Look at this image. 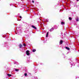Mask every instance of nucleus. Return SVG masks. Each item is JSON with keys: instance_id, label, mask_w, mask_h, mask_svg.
<instances>
[{"instance_id": "nucleus-5", "label": "nucleus", "mask_w": 79, "mask_h": 79, "mask_svg": "<svg viewBox=\"0 0 79 79\" xmlns=\"http://www.w3.org/2000/svg\"><path fill=\"white\" fill-rule=\"evenodd\" d=\"M31 27L33 28L34 29H37V28H36V27H35V26H34V25H32L31 26Z\"/></svg>"}, {"instance_id": "nucleus-10", "label": "nucleus", "mask_w": 79, "mask_h": 79, "mask_svg": "<svg viewBox=\"0 0 79 79\" xmlns=\"http://www.w3.org/2000/svg\"><path fill=\"white\" fill-rule=\"evenodd\" d=\"M7 76L9 77H11V75L10 74H7Z\"/></svg>"}, {"instance_id": "nucleus-4", "label": "nucleus", "mask_w": 79, "mask_h": 79, "mask_svg": "<svg viewBox=\"0 0 79 79\" xmlns=\"http://www.w3.org/2000/svg\"><path fill=\"white\" fill-rule=\"evenodd\" d=\"M54 30V28H53V27L50 30V32H52V31H53Z\"/></svg>"}, {"instance_id": "nucleus-21", "label": "nucleus", "mask_w": 79, "mask_h": 79, "mask_svg": "<svg viewBox=\"0 0 79 79\" xmlns=\"http://www.w3.org/2000/svg\"><path fill=\"white\" fill-rule=\"evenodd\" d=\"M20 18H21V16H20Z\"/></svg>"}, {"instance_id": "nucleus-26", "label": "nucleus", "mask_w": 79, "mask_h": 79, "mask_svg": "<svg viewBox=\"0 0 79 79\" xmlns=\"http://www.w3.org/2000/svg\"><path fill=\"white\" fill-rule=\"evenodd\" d=\"M17 21H19V20H17Z\"/></svg>"}, {"instance_id": "nucleus-6", "label": "nucleus", "mask_w": 79, "mask_h": 79, "mask_svg": "<svg viewBox=\"0 0 79 79\" xmlns=\"http://www.w3.org/2000/svg\"><path fill=\"white\" fill-rule=\"evenodd\" d=\"M64 24H65V23L63 22H61V24H62V25H63V26H64Z\"/></svg>"}, {"instance_id": "nucleus-22", "label": "nucleus", "mask_w": 79, "mask_h": 79, "mask_svg": "<svg viewBox=\"0 0 79 79\" xmlns=\"http://www.w3.org/2000/svg\"><path fill=\"white\" fill-rule=\"evenodd\" d=\"M40 64H42V63H40Z\"/></svg>"}, {"instance_id": "nucleus-14", "label": "nucleus", "mask_w": 79, "mask_h": 79, "mask_svg": "<svg viewBox=\"0 0 79 79\" xmlns=\"http://www.w3.org/2000/svg\"><path fill=\"white\" fill-rule=\"evenodd\" d=\"M69 20H70V21H71V19H72L71 17H69Z\"/></svg>"}, {"instance_id": "nucleus-18", "label": "nucleus", "mask_w": 79, "mask_h": 79, "mask_svg": "<svg viewBox=\"0 0 79 79\" xmlns=\"http://www.w3.org/2000/svg\"><path fill=\"white\" fill-rule=\"evenodd\" d=\"M24 76H27V73H25Z\"/></svg>"}, {"instance_id": "nucleus-25", "label": "nucleus", "mask_w": 79, "mask_h": 79, "mask_svg": "<svg viewBox=\"0 0 79 79\" xmlns=\"http://www.w3.org/2000/svg\"><path fill=\"white\" fill-rule=\"evenodd\" d=\"M44 43H45V42H44Z\"/></svg>"}, {"instance_id": "nucleus-24", "label": "nucleus", "mask_w": 79, "mask_h": 79, "mask_svg": "<svg viewBox=\"0 0 79 79\" xmlns=\"http://www.w3.org/2000/svg\"><path fill=\"white\" fill-rule=\"evenodd\" d=\"M77 2L79 1V0H77Z\"/></svg>"}, {"instance_id": "nucleus-13", "label": "nucleus", "mask_w": 79, "mask_h": 79, "mask_svg": "<svg viewBox=\"0 0 79 79\" xmlns=\"http://www.w3.org/2000/svg\"><path fill=\"white\" fill-rule=\"evenodd\" d=\"M36 51V50L35 49H33L32 51L33 52H35Z\"/></svg>"}, {"instance_id": "nucleus-17", "label": "nucleus", "mask_w": 79, "mask_h": 79, "mask_svg": "<svg viewBox=\"0 0 79 79\" xmlns=\"http://www.w3.org/2000/svg\"><path fill=\"white\" fill-rule=\"evenodd\" d=\"M19 71V70H18V69H15V71Z\"/></svg>"}, {"instance_id": "nucleus-2", "label": "nucleus", "mask_w": 79, "mask_h": 79, "mask_svg": "<svg viewBox=\"0 0 79 79\" xmlns=\"http://www.w3.org/2000/svg\"><path fill=\"white\" fill-rule=\"evenodd\" d=\"M54 28L55 29H56L58 28V27L57 26H56V25H55L54 26Z\"/></svg>"}, {"instance_id": "nucleus-15", "label": "nucleus", "mask_w": 79, "mask_h": 79, "mask_svg": "<svg viewBox=\"0 0 79 79\" xmlns=\"http://www.w3.org/2000/svg\"><path fill=\"white\" fill-rule=\"evenodd\" d=\"M35 79H38V77H35Z\"/></svg>"}, {"instance_id": "nucleus-20", "label": "nucleus", "mask_w": 79, "mask_h": 79, "mask_svg": "<svg viewBox=\"0 0 79 79\" xmlns=\"http://www.w3.org/2000/svg\"><path fill=\"white\" fill-rule=\"evenodd\" d=\"M32 3H34V1H32Z\"/></svg>"}, {"instance_id": "nucleus-1", "label": "nucleus", "mask_w": 79, "mask_h": 79, "mask_svg": "<svg viewBox=\"0 0 79 79\" xmlns=\"http://www.w3.org/2000/svg\"><path fill=\"white\" fill-rule=\"evenodd\" d=\"M26 54L27 55H30V54L29 53V50H27L26 52Z\"/></svg>"}, {"instance_id": "nucleus-11", "label": "nucleus", "mask_w": 79, "mask_h": 79, "mask_svg": "<svg viewBox=\"0 0 79 79\" xmlns=\"http://www.w3.org/2000/svg\"><path fill=\"white\" fill-rule=\"evenodd\" d=\"M48 32H47L46 35V37H48Z\"/></svg>"}, {"instance_id": "nucleus-12", "label": "nucleus", "mask_w": 79, "mask_h": 79, "mask_svg": "<svg viewBox=\"0 0 79 79\" xmlns=\"http://www.w3.org/2000/svg\"><path fill=\"white\" fill-rule=\"evenodd\" d=\"M65 48L68 50H69V48H68V47H65Z\"/></svg>"}, {"instance_id": "nucleus-23", "label": "nucleus", "mask_w": 79, "mask_h": 79, "mask_svg": "<svg viewBox=\"0 0 79 79\" xmlns=\"http://www.w3.org/2000/svg\"><path fill=\"white\" fill-rule=\"evenodd\" d=\"M10 6H11V5H11V4H10Z\"/></svg>"}, {"instance_id": "nucleus-8", "label": "nucleus", "mask_w": 79, "mask_h": 79, "mask_svg": "<svg viewBox=\"0 0 79 79\" xmlns=\"http://www.w3.org/2000/svg\"><path fill=\"white\" fill-rule=\"evenodd\" d=\"M44 21L45 22H48V19H46L44 20Z\"/></svg>"}, {"instance_id": "nucleus-3", "label": "nucleus", "mask_w": 79, "mask_h": 79, "mask_svg": "<svg viewBox=\"0 0 79 79\" xmlns=\"http://www.w3.org/2000/svg\"><path fill=\"white\" fill-rule=\"evenodd\" d=\"M70 64H71V66H75V64L74 63H73V62H70Z\"/></svg>"}, {"instance_id": "nucleus-9", "label": "nucleus", "mask_w": 79, "mask_h": 79, "mask_svg": "<svg viewBox=\"0 0 79 79\" xmlns=\"http://www.w3.org/2000/svg\"><path fill=\"white\" fill-rule=\"evenodd\" d=\"M60 44H63V41H62V40H60Z\"/></svg>"}, {"instance_id": "nucleus-7", "label": "nucleus", "mask_w": 79, "mask_h": 79, "mask_svg": "<svg viewBox=\"0 0 79 79\" xmlns=\"http://www.w3.org/2000/svg\"><path fill=\"white\" fill-rule=\"evenodd\" d=\"M19 48H22V45H21V44H20L19 45Z\"/></svg>"}, {"instance_id": "nucleus-16", "label": "nucleus", "mask_w": 79, "mask_h": 79, "mask_svg": "<svg viewBox=\"0 0 79 79\" xmlns=\"http://www.w3.org/2000/svg\"><path fill=\"white\" fill-rule=\"evenodd\" d=\"M76 20L77 22L78 21H79V19H77Z\"/></svg>"}, {"instance_id": "nucleus-19", "label": "nucleus", "mask_w": 79, "mask_h": 79, "mask_svg": "<svg viewBox=\"0 0 79 79\" xmlns=\"http://www.w3.org/2000/svg\"><path fill=\"white\" fill-rule=\"evenodd\" d=\"M23 45L24 46H26V44H23Z\"/></svg>"}]
</instances>
